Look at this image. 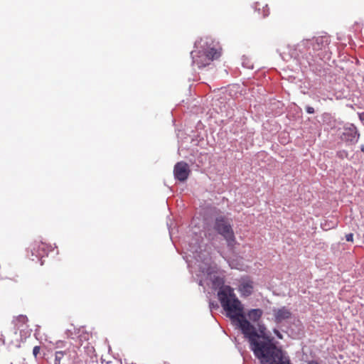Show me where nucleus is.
I'll list each match as a JSON object with an SVG mask.
<instances>
[{
	"mask_svg": "<svg viewBox=\"0 0 364 364\" xmlns=\"http://www.w3.org/2000/svg\"><path fill=\"white\" fill-rule=\"evenodd\" d=\"M362 151H364V148H362Z\"/></svg>",
	"mask_w": 364,
	"mask_h": 364,
	"instance_id": "22",
	"label": "nucleus"
},
{
	"mask_svg": "<svg viewBox=\"0 0 364 364\" xmlns=\"http://www.w3.org/2000/svg\"><path fill=\"white\" fill-rule=\"evenodd\" d=\"M269 15V11H267V13L264 14V16H267Z\"/></svg>",
	"mask_w": 364,
	"mask_h": 364,
	"instance_id": "19",
	"label": "nucleus"
},
{
	"mask_svg": "<svg viewBox=\"0 0 364 364\" xmlns=\"http://www.w3.org/2000/svg\"><path fill=\"white\" fill-rule=\"evenodd\" d=\"M218 299L227 316L230 318L232 323L242 333L250 344V348L260 363L272 364L269 359L279 360L282 350L273 343V338L265 333L266 327L259 326V331L244 314V307L237 298L234 289L230 286L222 287L218 293Z\"/></svg>",
	"mask_w": 364,
	"mask_h": 364,
	"instance_id": "1",
	"label": "nucleus"
},
{
	"mask_svg": "<svg viewBox=\"0 0 364 364\" xmlns=\"http://www.w3.org/2000/svg\"><path fill=\"white\" fill-rule=\"evenodd\" d=\"M28 319L25 315H19L16 318V325L18 326H22L28 322Z\"/></svg>",
	"mask_w": 364,
	"mask_h": 364,
	"instance_id": "11",
	"label": "nucleus"
},
{
	"mask_svg": "<svg viewBox=\"0 0 364 364\" xmlns=\"http://www.w3.org/2000/svg\"><path fill=\"white\" fill-rule=\"evenodd\" d=\"M90 364H98L97 361L92 362Z\"/></svg>",
	"mask_w": 364,
	"mask_h": 364,
	"instance_id": "20",
	"label": "nucleus"
},
{
	"mask_svg": "<svg viewBox=\"0 0 364 364\" xmlns=\"http://www.w3.org/2000/svg\"><path fill=\"white\" fill-rule=\"evenodd\" d=\"M273 312L274 320L277 323H281L282 321L290 318L291 316V311L286 306L274 309Z\"/></svg>",
	"mask_w": 364,
	"mask_h": 364,
	"instance_id": "7",
	"label": "nucleus"
},
{
	"mask_svg": "<svg viewBox=\"0 0 364 364\" xmlns=\"http://www.w3.org/2000/svg\"><path fill=\"white\" fill-rule=\"evenodd\" d=\"M274 333H275V335H276L279 338H280V339H282V335L281 334V333H280L278 330L274 329Z\"/></svg>",
	"mask_w": 364,
	"mask_h": 364,
	"instance_id": "16",
	"label": "nucleus"
},
{
	"mask_svg": "<svg viewBox=\"0 0 364 364\" xmlns=\"http://www.w3.org/2000/svg\"><path fill=\"white\" fill-rule=\"evenodd\" d=\"M221 55V48L210 38H200L195 43L191 55L193 65L198 68L209 65Z\"/></svg>",
	"mask_w": 364,
	"mask_h": 364,
	"instance_id": "2",
	"label": "nucleus"
},
{
	"mask_svg": "<svg viewBox=\"0 0 364 364\" xmlns=\"http://www.w3.org/2000/svg\"><path fill=\"white\" fill-rule=\"evenodd\" d=\"M246 316V319L248 318V321H252L253 323L258 322L263 315V311L260 309H252L249 310L247 313L244 312Z\"/></svg>",
	"mask_w": 364,
	"mask_h": 364,
	"instance_id": "9",
	"label": "nucleus"
},
{
	"mask_svg": "<svg viewBox=\"0 0 364 364\" xmlns=\"http://www.w3.org/2000/svg\"><path fill=\"white\" fill-rule=\"evenodd\" d=\"M50 247V245L45 242H35L31 245L32 255H35L37 258H42L48 255Z\"/></svg>",
	"mask_w": 364,
	"mask_h": 364,
	"instance_id": "5",
	"label": "nucleus"
},
{
	"mask_svg": "<svg viewBox=\"0 0 364 364\" xmlns=\"http://www.w3.org/2000/svg\"><path fill=\"white\" fill-rule=\"evenodd\" d=\"M346 240L348 242H353V234L349 233L346 235Z\"/></svg>",
	"mask_w": 364,
	"mask_h": 364,
	"instance_id": "14",
	"label": "nucleus"
},
{
	"mask_svg": "<svg viewBox=\"0 0 364 364\" xmlns=\"http://www.w3.org/2000/svg\"><path fill=\"white\" fill-rule=\"evenodd\" d=\"M157 364H169V363H167V362H161V363H159Z\"/></svg>",
	"mask_w": 364,
	"mask_h": 364,
	"instance_id": "18",
	"label": "nucleus"
},
{
	"mask_svg": "<svg viewBox=\"0 0 364 364\" xmlns=\"http://www.w3.org/2000/svg\"><path fill=\"white\" fill-rule=\"evenodd\" d=\"M214 230L225 240L227 245L233 249L237 243L234 230L228 218L225 215H219L215 218Z\"/></svg>",
	"mask_w": 364,
	"mask_h": 364,
	"instance_id": "3",
	"label": "nucleus"
},
{
	"mask_svg": "<svg viewBox=\"0 0 364 364\" xmlns=\"http://www.w3.org/2000/svg\"><path fill=\"white\" fill-rule=\"evenodd\" d=\"M306 112L309 114H314V109L312 107H306Z\"/></svg>",
	"mask_w": 364,
	"mask_h": 364,
	"instance_id": "15",
	"label": "nucleus"
},
{
	"mask_svg": "<svg viewBox=\"0 0 364 364\" xmlns=\"http://www.w3.org/2000/svg\"><path fill=\"white\" fill-rule=\"evenodd\" d=\"M65 353L64 351H57L55 353L54 364H60L61 360L64 357Z\"/></svg>",
	"mask_w": 364,
	"mask_h": 364,
	"instance_id": "12",
	"label": "nucleus"
},
{
	"mask_svg": "<svg viewBox=\"0 0 364 364\" xmlns=\"http://www.w3.org/2000/svg\"><path fill=\"white\" fill-rule=\"evenodd\" d=\"M40 346H35L33 349V354L34 355L35 358H36L38 356V355L40 353Z\"/></svg>",
	"mask_w": 364,
	"mask_h": 364,
	"instance_id": "13",
	"label": "nucleus"
},
{
	"mask_svg": "<svg viewBox=\"0 0 364 364\" xmlns=\"http://www.w3.org/2000/svg\"><path fill=\"white\" fill-rule=\"evenodd\" d=\"M190 172L189 166L185 161H179L174 166V177L180 181H185L188 178Z\"/></svg>",
	"mask_w": 364,
	"mask_h": 364,
	"instance_id": "4",
	"label": "nucleus"
},
{
	"mask_svg": "<svg viewBox=\"0 0 364 364\" xmlns=\"http://www.w3.org/2000/svg\"><path fill=\"white\" fill-rule=\"evenodd\" d=\"M309 364H318V363H317L312 362V363H310Z\"/></svg>",
	"mask_w": 364,
	"mask_h": 364,
	"instance_id": "21",
	"label": "nucleus"
},
{
	"mask_svg": "<svg viewBox=\"0 0 364 364\" xmlns=\"http://www.w3.org/2000/svg\"><path fill=\"white\" fill-rule=\"evenodd\" d=\"M328 43L329 42L327 38L319 36L315 38L311 43V46L314 50L318 51L323 49V48L326 47Z\"/></svg>",
	"mask_w": 364,
	"mask_h": 364,
	"instance_id": "10",
	"label": "nucleus"
},
{
	"mask_svg": "<svg viewBox=\"0 0 364 364\" xmlns=\"http://www.w3.org/2000/svg\"><path fill=\"white\" fill-rule=\"evenodd\" d=\"M359 118L364 123V112L359 114Z\"/></svg>",
	"mask_w": 364,
	"mask_h": 364,
	"instance_id": "17",
	"label": "nucleus"
},
{
	"mask_svg": "<svg viewBox=\"0 0 364 364\" xmlns=\"http://www.w3.org/2000/svg\"><path fill=\"white\" fill-rule=\"evenodd\" d=\"M359 134L356 127L350 124L348 127L345 128L343 134V139L353 143L357 142L359 138Z\"/></svg>",
	"mask_w": 364,
	"mask_h": 364,
	"instance_id": "6",
	"label": "nucleus"
},
{
	"mask_svg": "<svg viewBox=\"0 0 364 364\" xmlns=\"http://www.w3.org/2000/svg\"><path fill=\"white\" fill-rule=\"evenodd\" d=\"M253 282L250 279H242L240 286L239 291L244 296H249L253 291Z\"/></svg>",
	"mask_w": 364,
	"mask_h": 364,
	"instance_id": "8",
	"label": "nucleus"
}]
</instances>
